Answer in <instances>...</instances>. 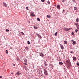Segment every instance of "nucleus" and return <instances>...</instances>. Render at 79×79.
I'll list each match as a JSON object with an SVG mask.
<instances>
[{
    "mask_svg": "<svg viewBox=\"0 0 79 79\" xmlns=\"http://www.w3.org/2000/svg\"><path fill=\"white\" fill-rule=\"evenodd\" d=\"M67 66H69L71 64V62L70 61V60H68L66 62Z\"/></svg>",
    "mask_w": 79,
    "mask_h": 79,
    "instance_id": "1",
    "label": "nucleus"
},
{
    "mask_svg": "<svg viewBox=\"0 0 79 79\" xmlns=\"http://www.w3.org/2000/svg\"><path fill=\"white\" fill-rule=\"evenodd\" d=\"M44 74L46 76H47L48 75V73H47V71L45 69H44Z\"/></svg>",
    "mask_w": 79,
    "mask_h": 79,
    "instance_id": "2",
    "label": "nucleus"
},
{
    "mask_svg": "<svg viewBox=\"0 0 79 79\" xmlns=\"http://www.w3.org/2000/svg\"><path fill=\"white\" fill-rule=\"evenodd\" d=\"M38 74H40V76H41L42 75V72H41V70H40L39 71H38Z\"/></svg>",
    "mask_w": 79,
    "mask_h": 79,
    "instance_id": "3",
    "label": "nucleus"
},
{
    "mask_svg": "<svg viewBox=\"0 0 79 79\" xmlns=\"http://www.w3.org/2000/svg\"><path fill=\"white\" fill-rule=\"evenodd\" d=\"M71 42L72 43V44L73 45H75V44H76V41H75L73 40H71Z\"/></svg>",
    "mask_w": 79,
    "mask_h": 79,
    "instance_id": "4",
    "label": "nucleus"
},
{
    "mask_svg": "<svg viewBox=\"0 0 79 79\" xmlns=\"http://www.w3.org/2000/svg\"><path fill=\"white\" fill-rule=\"evenodd\" d=\"M76 27H77V29H79V24L77 23H76L75 24Z\"/></svg>",
    "mask_w": 79,
    "mask_h": 79,
    "instance_id": "5",
    "label": "nucleus"
},
{
    "mask_svg": "<svg viewBox=\"0 0 79 79\" xmlns=\"http://www.w3.org/2000/svg\"><path fill=\"white\" fill-rule=\"evenodd\" d=\"M3 5L4 6H5V7H7V4H6V3L3 2Z\"/></svg>",
    "mask_w": 79,
    "mask_h": 79,
    "instance_id": "6",
    "label": "nucleus"
},
{
    "mask_svg": "<svg viewBox=\"0 0 79 79\" xmlns=\"http://www.w3.org/2000/svg\"><path fill=\"white\" fill-rule=\"evenodd\" d=\"M40 55L42 57H43V56H44V54H43L42 53H40Z\"/></svg>",
    "mask_w": 79,
    "mask_h": 79,
    "instance_id": "7",
    "label": "nucleus"
},
{
    "mask_svg": "<svg viewBox=\"0 0 79 79\" xmlns=\"http://www.w3.org/2000/svg\"><path fill=\"white\" fill-rule=\"evenodd\" d=\"M61 49L62 50H63V49H64V47H63V46L61 44H60V45Z\"/></svg>",
    "mask_w": 79,
    "mask_h": 79,
    "instance_id": "8",
    "label": "nucleus"
},
{
    "mask_svg": "<svg viewBox=\"0 0 79 79\" xmlns=\"http://www.w3.org/2000/svg\"><path fill=\"white\" fill-rule=\"evenodd\" d=\"M31 15L32 16H35V15H34V13L33 12H31Z\"/></svg>",
    "mask_w": 79,
    "mask_h": 79,
    "instance_id": "9",
    "label": "nucleus"
},
{
    "mask_svg": "<svg viewBox=\"0 0 79 79\" xmlns=\"http://www.w3.org/2000/svg\"><path fill=\"white\" fill-rule=\"evenodd\" d=\"M57 8H58V9H60V6L59 5H57Z\"/></svg>",
    "mask_w": 79,
    "mask_h": 79,
    "instance_id": "10",
    "label": "nucleus"
},
{
    "mask_svg": "<svg viewBox=\"0 0 79 79\" xmlns=\"http://www.w3.org/2000/svg\"><path fill=\"white\" fill-rule=\"evenodd\" d=\"M15 60L17 61H19V58H18V57H16V59Z\"/></svg>",
    "mask_w": 79,
    "mask_h": 79,
    "instance_id": "11",
    "label": "nucleus"
},
{
    "mask_svg": "<svg viewBox=\"0 0 79 79\" xmlns=\"http://www.w3.org/2000/svg\"><path fill=\"white\" fill-rule=\"evenodd\" d=\"M34 28L35 29H38L37 27L35 26H34Z\"/></svg>",
    "mask_w": 79,
    "mask_h": 79,
    "instance_id": "12",
    "label": "nucleus"
},
{
    "mask_svg": "<svg viewBox=\"0 0 79 79\" xmlns=\"http://www.w3.org/2000/svg\"><path fill=\"white\" fill-rule=\"evenodd\" d=\"M59 64L60 65H63V63L62 62H59Z\"/></svg>",
    "mask_w": 79,
    "mask_h": 79,
    "instance_id": "13",
    "label": "nucleus"
},
{
    "mask_svg": "<svg viewBox=\"0 0 79 79\" xmlns=\"http://www.w3.org/2000/svg\"><path fill=\"white\" fill-rule=\"evenodd\" d=\"M64 29L66 31H68V30H69V29L67 28H64Z\"/></svg>",
    "mask_w": 79,
    "mask_h": 79,
    "instance_id": "14",
    "label": "nucleus"
},
{
    "mask_svg": "<svg viewBox=\"0 0 79 79\" xmlns=\"http://www.w3.org/2000/svg\"><path fill=\"white\" fill-rule=\"evenodd\" d=\"M47 17L48 18H50L51 16H50V15H47Z\"/></svg>",
    "mask_w": 79,
    "mask_h": 79,
    "instance_id": "15",
    "label": "nucleus"
},
{
    "mask_svg": "<svg viewBox=\"0 0 79 79\" xmlns=\"http://www.w3.org/2000/svg\"><path fill=\"white\" fill-rule=\"evenodd\" d=\"M21 73L19 72H17L16 73V74H17V75H20Z\"/></svg>",
    "mask_w": 79,
    "mask_h": 79,
    "instance_id": "16",
    "label": "nucleus"
},
{
    "mask_svg": "<svg viewBox=\"0 0 79 79\" xmlns=\"http://www.w3.org/2000/svg\"><path fill=\"white\" fill-rule=\"evenodd\" d=\"M73 60H74V61H75V60H76V58L74 57L73 58Z\"/></svg>",
    "mask_w": 79,
    "mask_h": 79,
    "instance_id": "17",
    "label": "nucleus"
},
{
    "mask_svg": "<svg viewBox=\"0 0 79 79\" xmlns=\"http://www.w3.org/2000/svg\"><path fill=\"white\" fill-rule=\"evenodd\" d=\"M64 44H67V41H65L64 42Z\"/></svg>",
    "mask_w": 79,
    "mask_h": 79,
    "instance_id": "18",
    "label": "nucleus"
},
{
    "mask_svg": "<svg viewBox=\"0 0 79 79\" xmlns=\"http://www.w3.org/2000/svg\"><path fill=\"white\" fill-rule=\"evenodd\" d=\"M37 20L38 21H40V19L39 18H37Z\"/></svg>",
    "mask_w": 79,
    "mask_h": 79,
    "instance_id": "19",
    "label": "nucleus"
},
{
    "mask_svg": "<svg viewBox=\"0 0 79 79\" xmlns=\"http://www.w3.org/2000/svg\"><path fill=\"white\" fill-rule=\"evenodd\" d=\"M76 21H77V22H79V18H77L76 19Z\"/></svg>",
    "mask_w": 79,
    "mask_h": 79,
    "instance_id": "20",
    "label": "nucleus"
},
{
    "mask_svg": "<svg viewBox=\"0 0 79 79\" xmlns=\"http://www.w3.org/2000/svg\"><path fill=\"white\" fill-rule=\"evenodd\" d=\"M44 64H45V66H47V65H48V64L45 63H45H44Z\"/></svg>",
    "mask_w": 79,
    "mask_h": 79,
    "instance_id": "21",
    "label": "nucleus"
},
{
    "mask_svg": "<svg viewBox=\"0 0 79 79\" xmlns=\"http://www.w3.org/2000/svg\"><path fill=\"white\" fill-rule=\"evenodd\" d=\"M24 62H25V63H27V59H26L24 60Z\"/></svg>",
    "mask_w": 79,
    "mask_h": 79,
    "instance_id": "22",
    "label": "nucleus"
},
{
    "mask_svg": "<svg viewBox=\"0 0 79 79\" xmlns=\"http://www.w3.org/2000/svg\"><path fill=\"white\" fill-rule=\"evenodd\" d=\"M57 32H56L55 34V36H57Z\"/></svg>",
    "mask_w": 79,
    "mask_h": 79,
    "instance_id": "23",
    "label": "nucleus"
},
{
    "mask_svg": "<svg viewBox=\"0 0 79 79\" xmlns=\"http://www.w3.org/2000/svg\"><path fill=\"white\" fill-rule=\"evenodd\" d=\"M25 49L26 50H28V49H29V48H28V47H25Z\"/></svg>",
    "mask_w": 79,
    "mask_h": 79,
    "instance_id": "24",
    "label": "nucleus"
},
{
    "mask_svg": "<svg viewBox=\"0 0 79 79\" xmlns=\"http://www.w3.org/2000/svg\"><path fill=\"white\" fill-rule=\"evenodd\" d=\"M6 53H7V54H8V50H6Z\"/></svg>",
    "mask_w": 79,
    "mask_h": 79,
    "instance_id": "25",
    "label": "nucleus"
},
{
    "mask_svg": "<svg viewBox=\"0 0 79 79\" xmlns=\"http://www.w3.org/2000/svg\"><path fill=\"white\" fill-rule=\"evenodd\" d=\"M74 10H77V7H74Z\"/></svg>",
    "mask_w": 79,
    "mask_h": 79,
    "instance_id": "26",
    "label": "nucleus"
},
{
    "mask_svg": "<svg viewBox=\"0 0 79 79\" xmlns=\"http://www.w3.org/2000/svg\"><path fill=\"white\" fill-rule=\"evenodd\" d=\"M38 37H39V39H42V37H41V36H38Z\"/></svg>",
    "mask_w": 79,
    "mask_h": 79,
    "instance_id": "27",
    "label": "nucleus"
},
{
    "mask_svg": "<svg viewBox=\"0 0 79 79\" xmlns=\"http://www.w3.org/2000/svg\"><path fill=\"white\" fill-rule=\"evenodd\" d=\"M21 33H22V35H24V33L21 32Z\"/></svg>",
    "mask_w": 79,
    "mask_h": 79,
    "instance_id": "28",
    "label": "nucleus"
},
{
    "mask_svg": "<svg viewBox=\"0 0 79 79\" xmlns=\"http://www.w3.org/2000/svg\"><path fill=\"white\" fill-rule=\"evenodd\" d=\"M28 44L29 45L31 44V43H30V42L29 41H28Z\"/></svg>",
    "mask_w": 79,
    "mask_h": 79,
    "instance_id": "29",
    "label": "nucleus"
},
{
    "mask_svg": "<svg viewBox=\"0 0 79 79\" xmlns=\"http://www.w3.org/2000/svg\"><path fill=\"white\" fill-rule=\"evenodd\" d=\"M78 30L77 29H76L75 30V32H78Z\"/></svg>",
    "mask_w": 79,
    "mask_h": 79,
    "instance_id": "30",
    "label": "nucleus"
},
{
    "mask_svg": "<svg viewBox=\"0 0 79 79\" xmlns=\"http://www.w3.org/2000/svg\"><path fill=\"white\" fill-rule=\"evenodd\" d=\"M6 32H8L9 31V30H8V29H6Z\"/></svg>",
    "mask_w": 79,
    "mask_h": 79,
    "instance_id": "31",
    "label": "nucleus"
},
{
    "mask_svg": "<svg viewBox=\"0 0 79 79\" xmlns=\"http://www.w3.org/2000/svg\"><path fill=\"white\" fill-rule=\"evenodd\" d=\"M48 4H50V1H48L47 2Z\"/></svg>",
    "mask_w": 79,
    "mask_h": 79,
    "instance_id": "32",
    "label": "nucleus"
},
{
    "mask_svg": "<svg viewBox=\"0 0 79 79\" xmlns=\"http://www.w3.org/2000/svg\"><path fill=\"white\" fill-rule=\"evenodd\" d=\"M71 34L72 35H74V33L73 32H72Z\"/></svg>",
    "mask_w": 79,
    "mask_h": 79,
    "instance_id": "33",
    "label": "nucleus"
},
{
    "mask_svg": "<svg viewBox=\"0 0 79 79\" xmlns=\"http://www.w3.org/2000/svg\"><path fill=\"white\" fill-rule=\"evenodd\" d=\"M26 9H27V10H29V7H26Z\"/></svg>",
    "mask_w": 79,
    "mask_h": 79,
    "instance_id": "34",
    "label": "nucleus"
},
{
    "mask_svg": "<svg viewBox=\"0 0 79 79\" xmlns=\"http://www.w3.org/2000/svg\"><path fill=\"white\" fill-rule=\"evenodd\" d=\"M41 1L42 2H45V0H41Z\"/></svg>",
    "mask_w": 79,
    "mask_h": 79,
    "instance_id": "35",
    "label": "nucleus"
},
{
    "mask_svg": "<svg viewBox=\"0 0 79 79\" xmlns=\"http://www.w3.org/2000/svg\"><path fill=\"white\" fill-rule=\"evenodd\" d=\"M77 66H79V63L77 62Z\"/></svg>",
    "mask_w": 79,
    "mask_h": 79,
    "instance_id": "36",
    "label": "nucleus"
},
{
    "mask_svg": "<svg viewBox=\"0 0 79 79\" xmlns=\"http://www.w3.org/2000/svg\"><path fill=\"white\" fill-rule=\"evenodd\" d=\"M65 10H63L62 13H63V12H64V13H65Z\"/></svg>",
    "mask_w": 79,
    "mask_h": 79,
    "instance_id": "37",
    "label": "nucleus"
},
{
    "mask_svg": "<svg viewBox=\"0 0 79 79\" xmlns=\"http://www.w3.org/2000/svg\"><path fill=\"white\" fill-rule=\"evenodd\" d=\"M36 35H37V36H39V34L37 33L36 34Z\"/></svg>",
    "mask_w": 79,
    "mask_h": 79,
    "instance_id": "38",
    "label": "nucleus"
},
{
    "mask_svg": "<svg viewBox=\"0 0 79 79\" xmlns=\"http://www.w3.org/2000/svg\"><path fill=\"white\" fill-rule=\"evenodd\" d=\"M70 53H73V52L72 51H71L70 52Z\"/></svg>",
    "mask_w": 79,
    "mask_h": 79,
    "instance_id": "39",
    "label": "nucleus"
},
{
    "mask_svg": "<svg viewBox=\"0 0 79 79\" xmlns=\"http://www.w3.org/2000/svg\"><path fill=\"white\" fill-rule=\"evenodd\" d=\"M24 64L25 65H27V64H26V63H24Z\"/></svg>",
    "mask_w": 79,
    "mask_h": 79,
    "instance_id": "40",
    "label": "nucleus"
},
{
    "mask_svg": "<svg viewBox=\"0 0 79 79\" xmlns=\"http://www.w3.org/2000/svg\"><path fill=\"white\" fill-rule=\"evenodd\" d=\"M13 65L14 66H15V65L14 64H13Z\"/></svg>",
    "mask_w": 79,
    "mask_h": 79,
    "instance_id": "41",
    "label": "nucleus"
},
{
    "mask_svg": "<svg viewBox=\"0 0 79 79\" xmlns=\"http://www.w3.org/2000/svg\"><path fill=\"white\" fill-rule=\"evenodd\" d=\"M62 2H63V3H64V0H63Z\"/></svg>",
    "mask_w": 79,
    "mask_h": 79,
    "instance_id": "42",
    "label": "nucleus"
},
{
    "mask_svg": "<svg viewBox=\"0 0 79 79\" xmlns=\"http://www.w3.org/2000/svg\"><path fill=\"white\" fill-rule=\"evenodd\" d=\"M0 78H2V76H0Z\"/></svg>",
    "mask_w": 79,
    "mask_h": 79,
    "instance_id": "43",
    "label": "nucleus"
},
{
    "mask_svg": "<svg viewBox=\"0 0 79 79\" xmlns=\"http://www.w3.org/2000/svg\"><path fill=\"white\" fill-rule=\"evenodd\" d=\"M39 42H40V40H39L38 43H39Z\"/></svg>",
    "mask_w": 79,
    "mask_h": 79,
    "instance_id": "44",
    "label": "nucleus"
},
{
    "mask_svg": "<svg viewBox=\"0 0 79 79\" xmlns=\"http://www.w3.org/2000/svg\"><path fill=\"white\" fill-rule=\"evenodd\" d=\"M68 29H69V30H70L71 29V28H69Z\"/></svg>",
    "mask_w": 79,
    "mask_h": 79,
    "instance_id": "45",
    "label": "nucleus"
},
{
    "mask_svg": "<svg viewBox=\"0 0 79 79\" xmlns=\"http://www.w3.org/2000/svg\"><path fill=\"white\" fill-rule=\"evenodd\" d=\"M13 74V73H11V74Z\"/></svg>",
    "mask_w": 79,
    "mask_h": 79,
    "instance_id": "46",
    "label": "nucleus"
},
{
    "mask_svg": "<svg viewBox=\"0 0 79 79\" xmlns=\"http://www.w3.org/2000/svg\"><path fill=\"white\" fill-rule=\"evenodd\" d=\"M51 68H52V69H53V67L52 66V67H51Z\"/></svg>",
    "mask_w": 79,
    "mask_h": 79,
    "instance_id": "47",
    "label": "nucleus"
}]
</instances>
